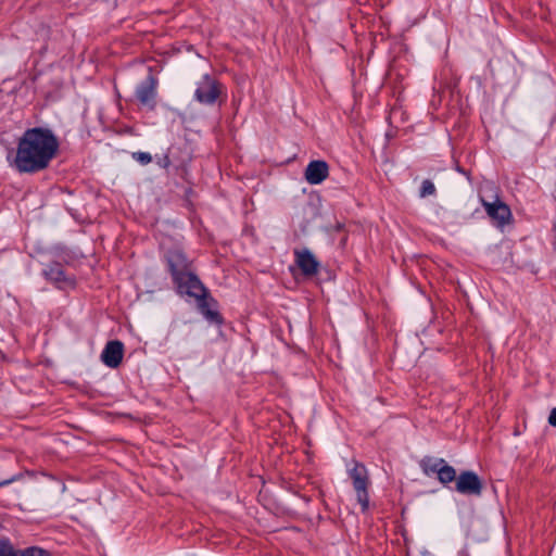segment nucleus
Segmentation results:
<instances>
[{"instance_id":"f257e3e1","label":"nucleus","mask_w":556,"mask_h":556,"mask_svg":"<svg viewBox=\"0 0 556 556\" xmlns=\"http://www.w3.org/2000/svg\"><path fill=\"white\" fill-rule=\"evenodd\" d=\"M59 139L50 128L33 127L18 138L11 165L18 173L34 174L46 169L59 151Z\"/></svg>"},{"instance_id":"f03ea898","label":"nucleus","mask_w":556,"mask_h":556,"mask_svg":"<svg viewBox=\"0 0 556 556\" xmlns=\"http://www.w3.org/2000/svg\"><path fill=\"white\" fill-rule=\"evenodd\" d=\"M348 472H349V477L352 480L353 488L356 492L357 502L362 506V510L366 511L369 507L368 471L363 464H361L356 460H353L352 467H349Z\"/></svg>"},{"instance_id":"7ed1b4c3","label":"nucleus","mask_w":556,"mask_h":556,"mask_svg":"<svg viewBox=\"0 0 556 556\" xmlns=\"http://www.w3.org/2000/svg\"><path fill=\"white\" fill-rule=\"evenodd\" d=\"M157 84L156 77L150 74L136 87V99L141 106L150 111L156 106Z\"/></svg>"},{"instance_id":"20e7f679","label":"nucleus","mask_w":556,"mask_h":556,"mask_svg":"<svg viewBox=\"0 0 556 556\" xmlns=\"http://www.w3.org/2000/svg\"><path fill=\"white\" fill-rule=\"evenodd\" d=\"M180 278V280L174 281L179 293L187 294L197 300L206 295V289L193 273L189 270Z\"/></svg>"},{"instance_id":"39448f33","label":"nucleus","mask_w":556,"mask_h":556,"mask_svg":"<svg viewBox=\"0 0 556 556\" xmlns=\"http://www.w3.org/2000/svg\"><path fill=\"white\" fill-rule=\"evenodd\" d=\"M218 94L217 81L208 74H205L198 83L194 91L195 100L202 104H213L217 100Z\"/></svg>"},{"instance_id":"423d86ee","label":"nucleus","mask_w":556,"mask_h":556,"mask_svg":"<svg viewBox=\"0 0 556 556\" xmlns=\"http://www.w3.org/2000/svg\"><path fill=\"white\" fill-rule=\"evenodd\" d=\"M455 490L465 495L479 496L482 493V482L473 471H463L456 479Z\"/></svg>"},{"instance_id":"0eeeda50","label":"nucleus","mask_w":556,"mask_h":556,"mask_svg":"<svg viewBox=\"0 0 556 556\" xmlns=\"http://www.w3.org/2000/svg\"><path fill=\"white\" fill-rule=\"evenodd\" d=\"M294 261L304 276L311 277L318 273L319 262L308 249L294 250Z\"/></svg>"},{"instance_id":"6e6552de","label":"nucleus","mask_w":556,"mask_h":556,"mask_svg":"<svg viewBox=\"0 0 556 556\" xmlns=\"http://www.w3.org/2000/svg\"><path fill=\"white\" fill-rule=\"evenodd\" d=\"M482 205L488 215L496 223L497 226L503 227L509 222L511 212L505 203L500 200L495 202H486L482 200Z\"/></svg>"},{"instance_id":"1a4fd4ad","label":"nucleus","mask_w":556,"mask_h":556,"mask_svg":"<svg viewBox=\"0 0 556 556\" xmlns=\"http://www.w3.org/2000/svg\"><path fill=\"white\" fill-rule=\"evenodd\" d=\"M166 258H167V264H168V267H169V270H170L174 281L180 280L181 279L180 277L185 273H188L190 270L189 262H188L186 255L181 251H179V250L169 251L166 254Z\"/></svg>"},{"instance_id":"9d476101","label":"nucleus","mask_w":556,"mask_h":556,"mask_svg":"<svg viewBox=\"0 0 556 556\" xmlns=\"http://www.w3.org/2000/svg\"><path fill=\"white\" fill-rule=\"evenodd\" d=\"M124 345L121 341H110L101 353V361L110 368H116L122 363Z\"/></svg>"},{"instance_id":"9b49d317","label":"nucleus","mask_w":556,"mask_h":556,"mask_svg":"<svg viewBox=\"0 0 556 556\" xmlns=\"http://www.w3.org/2000/svg\"><path fill=\"white\" fill-rule=\"evenodd\" d=\"M329 175V166L325 161H312L307 164L304 173L306 181L311 185L321 184Z\"/></svg>"},{"instance_id":"f8f14e48","label":"nucleus","mask_w":556,"mask_h":556,"mask_svg":"<svg viewBox=\"0 0 556 556\" xmlns=\"http://www.w3.org/2000/svg\"><path fill=\"white\" fill-rule=\"evenodd\" d=\"M43 275L48 280L55 283L58 288L73 286L74 283L73 278L65 274L63 266L59 263L47 265V267L43 269Z\"/></svg>"},{"instance_id":"ddd939ff","label":"nucleus","mask_w":556,"mask_h":556,"mask_svg":"<svg viewBox=\"0 0 556 556\" xmlns=\"http://www.w3.org/2000/svg\"><path fill=\"white\" fill-rule=\"evenodd\" d=\"M198 305L203 316L211 323L220 324L222 317L218 312L211 309L206 295L198 300Z\"/></svg>"},{"instance_id":"4468645a","label":"nucleus","mask_w":556,"mask_h":556,"mask_svg":"<svg viewBox=\"0 0 556 556\" xmlns=\"http://www.w3.org/2000/svg\"><path fill=\"white\" fill-rule=\"evenodd\" d=\"M444 463H445V460L443 458L428 457V458L422 459L421 467H422L424 472L428 476L433 475V473L438 475V472L440 470V466H443Z\"/></svg>"},{"instance_id":"2eb2a0df","label":"nucleus","mask_w":556,"mask_h":556,"mask_svg":"<svg viewBox=\"0 0 556 556\" xmlns=\"http://www.w3.org/2000/svg\"><path fill=\"white\" fill-rule=\"evenodd\" d=\"M437 477L438 480L443 484H447L457 479L456 470L454 467L447 465L446 462L443 464V466H440V470Z\"/></svg>"},{"instance_id":"dca6fc26","label":"nucleus","mask_w":556,"mask_h":556,"mask_svg":"<svg viewBox=\"0 0 556 556\" xmlns=\"http://www.w3.org/2000/svg\"><path fill=\"white\" fill-rule=\"evenodd\" d=\"M22 549H15L8 539L0 540V556H20Z\"/></svg>"},{"instance_id":"f3484780","label":"nucleus","mask_w":556,"mask_h":556,"mask_svg":"<svg viewBox=\"0 0 556 556\" xmlns=\"http://www.w3.org/2000/svg\"><path fill=\"white\" fill-rule=\"evenodd\" d=\"M20 556H51L50 553L43 548L31 546L22 549V555Z\"/></svg>"},{"instance_id":"a211bd4d","label":"nucleus","mask_w":556,"mask_h":556,"mask_svg":"<svg viewBox=\"0 0 556 556\" xmlns=\"http://www.w3.org/2000/svg\"><path fill=\"white\" fill-rule=\"evenodd\" d=\"M434 193L435 187L433 182L429 179L424 180L420 188V197L426 198L428 195H433Z\"/></svg>"},{"instance_id":"6ab92c4d","label":"nucleus","mask_w":556,"mask_h":556,"mask_svg":"<svg viewBox=\"0 0 556 556\" xmlns=\"http://www.w3.org/2000/svg\"><path fill=\"white\" fill-rule=\"evenodd\" d=\"M132 159L136 160L141 165H148L149 163L152 162V155L148 152H134Z\"/></svg>"},{"instance_id":"aec40b11","label":"nucleus","mask_w":556,"mask_h":556,"mask_svg":"<svg viewBox=\"0 0 556 556\" xmlns=\"http://www.w3.org/2000/svg\"><path fill=\"white\" fill-rule=\"evenodd\" d=\"M548 422L551 426L556 427V407L551 410Z\"/></svg>"},{"instance_id":"412c9836","label":"nucleus","mask_w":556,"mask_h":556,"mask_svg":"<svg viewBox=\"0 0 556 556\" xmlns=\"http://www.w3.org/2000/svg\"><path fill=\"white\" fill-rule=\"evenodd\" d=\"M159 165L162 167H167L169 165V159L168 156H164L163 159L159 160Z\"/></svg>"},{"instance_id":"4be33fe9","label":"nucleus","mask_w":556,"mask_h":556,"mask_svg":"<svg viewBox=\"0 0 556 556\" xmlns=\"http://www.w3.org/2000/svg\"><path fill=\"white\" fill-rule=\"evenodd\" d=\"M15 479H16L15 477H11L9 479L0 481V488L9 485L10 483L14 482Z\"/></svg>"},{"instance_id":"5701e85b","label":"nucleus","mask_w":556,"mask_h":556,"mask_svg":"<svg viewBox=\"0 0 556 556\" xmlns=\"http://www.w3.org/2000/svg\"><path fill=\"white\" fill-rule=\"evenodd\" d=\"M555 230H556V225H555Z\"/></svg>"}]
</instances>
